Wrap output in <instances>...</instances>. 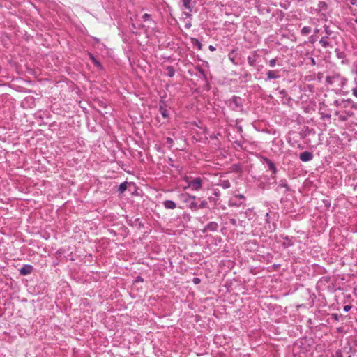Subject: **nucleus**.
Instances as JSON below:
<instances>
[{"label":"nucleus","mask_w":357,"mask_h":357,"mask_svg":"<svg viewBox=\"0 0 357 357\" xmlns=\"http://www.w3.org/2000/svg\"><path fill=\"white\" fill-rule=\"evenodd\" d=\"M323 27H324L326 36H323L319 40V44L324 48L332 47L333 45H332L331 43L329 42L328 39L330 38H335V32L327 24H324Z\"/></svg>","instance_id":"nucleus-1"},{"label":"nucleus","mask_w":357,"mask_h":357,"mask_svg":"<svg viewBox=\"0 0 357 357\" xmlns=\"http://www.w3.org/2000/svg\"><path fill=\"white\" fill-rule=\"evenodd\" d=\"M326 82L328 84L333 85L337 84L338 86L343 88L346 84L347 79L341 77L339 74H335L331 76H327Z\"/></svg>","instance_id":"nucleus-2"},{"label":"nucleus","mask_w":357,"mask_h":357,"mask_svg":"<svg viewBox=\"0 0 357 357\" xmlns=\"http://www.w3.org/2000/svg\"><path fill=\"white\" fill-rule=\"evenodd\" d=\"M184 181L188 183V186L192 190H199L202 188L203 180L200 177L190 178L185 177Z\"/></svg>","instance_id":"nucleus-3"},{"label":"nucleus","mask_w":357,"mask_h":357,"mask_svg":"<svg viewBox=\"0 0 357 357\" xmlns=\"http://www.w3.org/2000/svg\"><path fill=\"white\" fill-rule=\"evenodd\" d=\"M182 201L187 204V207L192 211H197V203L195 202L196 196L189 194H182L181 195Z\"/></svg>","instance_id":"nucleus-4"},{"label":"nucleus","mask_w":357,"mask_h":357,"mask_svg":"<svg viewBox=\"0 0 357 357\" xmlns=\"http://www.w3.org/2000/svg\"><path fill=\"white\" fill-rule=\"evenodd\" d=\"M227 106L232 110H236L238 108L242 107V98L237 96H233L230 99L226 102Z\"/></svg>","instance_id":"nucleus-5"},{"label":"nucleus","mask_w":357,"mask_h":357,"mask_svg":"<svg viewBox=\"0 0 357 357\" xmlns=\"http://www.w3.org/2000/svg\"><path fill=\"white\" fill-rule=\"evenodd\" d=\"M259 58V54L256 51H252L248 56V64L254 67L256 65L257 59Z\"/></svg>","instance_id":"nucleus-6"},{"label":"nucleus","mask_w":357,"mask_h":357,"mask_svg":"<svg viewBox=\"0 0 357 357\" xmlns=\"http://www.w3.org/2000/svg\"><path fill=\"white\" fill-rule=\"evenodd\" d=\"M33 269L34 268L32 265L24 264L20 268L19 272L22 275H27L31 274L33 271Z\"/></svg>","instance_id":"nucleus-7"},{"label":"nucleus","mask_w":357,"mask_h":357,"mask_svg":"<svg viewBox=\"0 0 357 357\" xmlns=\"http://www.w3.org/2000/svg\"><path fill=\"white\" fill-rule=\"evenodd\" d=\"M158 109L163 118L167 119L169 117V113L167 109L166 102L161 100L159 103Z\"/></svg>","instance_id":"nucleus-8"},{"label":"nucleus","mask_w":357,"mask_h":357,"mask_svg":"<svg viewBox=\"0 0 357 357\" xmlns=\"http://www.w3.org/2000/svg\"><path fill=\"white\" fill-rule=\"evenodd\" d=\"M218 229V224L215 222H208L202 230L203 233H205L208 231H216Z\"/></svg>","instance_id":"nucleus-9"},{"label":"nucleus","mask_w":357,"mask_h":357,"mask_svg":"<svg viewBox=\"0 0 357 357\" xmlns=\"http://www.w3.org/2000/svg\"><path fill=\"white\" fill-rule=\"evenodd\" d=\"M313 158V153L310 151H304L300 153L299 159L302 162H309Z\"/></svg>","instance_id":"nucleus-10"},{"label":"nucleus","mask_w":357,"mask_h":357,"mask_svg":"<svg viewBox=\"0 0 357 357\" xmlns=\"http://www.w3.org/2000/svg\"><path fill=\"white\" fill-rule=\"evenodd\" d=\"M263 162H264V164H266L267 166H268V168L269 169V170H271L273 174H276L277 172V168L274 164V162L271 160L270 159L267 158H263Z\"/></svg>","instance_id":"nucleus-11"},{"label":"nucleus","mask_w":357,"mask_h":357,"mask_svg":"<svg viewBox=\"0 0 357 357\" xmlns=\"http://www.w3.org/2000/svg\"><path fill=\"white\" fill-rule=\"evenodd\" d=\"M195 70L197 71L198 77L203 79L206 82H208L207 76L204 70L200 66H196L195 67Z\"/></svg>","instance_id":"nucleus-12"},{"label":"nucleus","mask_w":357,"mask_h":357,"mask_svg":"<svg viewBox=\"0 0 357 357\" xmlns=\"http://www.w3.org/2000/svg\"><path fill=\"white\" fill-rule=\"evenodd\" d=\"M182 6L189 10V12H192L193 9V6L195 2H192V0H181Z\"/></svg>","instance_id":"nucleus-13"},{"label":"nucleus","mask_w":357,"mask_h":357,"mask_svg":"<svg viewBox=\"0 0 357 357\" xmlns=\"http://www.w3.org/2000/svg\"><path fill=\"white\" fill-rule=\"evenodd\" d=\"M278 71L276 70H268L266 73L267 77L266 81H269L271 79H276L280 77V76L276 73Z\"/></svg>","instance_id":"nucleus-14"},{"label":"nucleus","mask_w":357,"mask_h":357,"mask_svg":"<svg viewBox=\"0 0 357 357\" xmlns=\"http://www.w3.org/2000/svg\"><path fill=\"white\" fill-rule=\"evenodd\" d=\"M283 239L284 242L282 243V246L285 248L292 246L294 243L293 238L288 236L284 237Z\"/></svg>","instance_id":"nucleus-15"},{"label":"nucleus","mask_w":357,"mask_h":357,"mask_svg":"<svg viewBox=\"0 0 357 357\" xmlns=\"http://www.w3.org/2000/svg\"><path fill=\"white\" fill-rule=\"evenodd\" d=\"M162 204L166 209H174L176 207V203L172 200H165Z\"/></svg>","instance_id":"nucleus-16"},{"label":"nucleus","mask_w":357,"mask_h":357,"mask_svg":"<svg viewBox=\"0 0 357 357\" xmlns=\"http://www.w3.org/2000/svg\"><path fill=\"white\" fill-rule=\"evenodd\" d=\"M284 188L285 189L284 192L290 191V188L288 185L287 181L286 179H281L278 182V188Z\"/></svg>","instance_id":"nucleus-17"},{"label":"nucleus","mask_w":357,"mask_h":357,"mask_svg":"<svg viewBox=\"0 0 357 357\" xmlns=\"http://www.w3.org/2000/svg\"><path fill=\"white\" fill-rule=\"evenodd\" d=\"M317 12H320L321 10H326L328 8V5L325 1H320L317 5Z\"/></svg>","instance_id":"nucleus-18"},{"label":"nucleus","mask_w":357,"mask_h":357,"mask_svg":"<svg viewBox=\"0 0 357 357\" xmlns=\"http://www.w3.org/2000/svg\"><path fill=\"white\" fill-rule=\"evenodd\" d=\"M218 185L224 189H227L231 187V183L229 180H220Z\"/></svg>","instance_id":"nucleus-19"},{"label":"nucleus","mask_w":357,"mask_h":357,"mask_svg":"<svg viewBox=\"0 0 357 357\" xmlns=\"http://www.w3.org/2000/svg\"><path fill=\"white\" fill-rule=\"evenodd\" d=\"M191 42L193 46L197 47L198 50H201L202 49V44L197 38H192Z\"/></svg>","instance_id":"nucleus-20"},{"label":"nucleus","mask_w":357,"mask_h":357,"mask_svg":"<svg viewBox=\"0 0 357 357\" xmlns=\"http://www.w3.org/2000/svg\"><path fill=\"white\" fill-rule=\"evenodd\" d=\"M166 70H167L166 75L168 77H172L174 76V75H175V70H174L173 66H167Z\"/></svg>","instance_id":"nucleus-21"},{"label":"nucleus","mask_w":357,"mask_h":357,"mask_svg":"<svg viewBox=\"0 0 357 357\" xmlns=\"http://www.w3.org/2000/svg\"><path fill=\"white\" fill-rule=\"evenodd\" d=\"M128 188V183L126 181L121 183L118 188V192L121 194L123 193Z\"/></svg>","instance_id":"nucleus-22"},{"label":"nucleus","mask_w":357,"mask_h":357,"mask_svg":"<svg viewBox=\"0 0 357 357\" xmlns=\"http://www.w3.org/2000/svg\"><path fill=\"white\" fill-rule=\"evenodd\" d=\"M208 199L210 202V203H211L214 205V206H217L220 204V199H218V197H214L213 196H210L208 198Z\"/></svg>","instance_id":"nucleus-23"},{"label":"nucleus","mask_w":357,"mask_h":357,"mask_svg":"<svg viewBox=\"0 0 357 357\" xmlns=\"http://www.w3.org/2000/svg\"><path fill=\"white\" fill-rule=\"evenodd\" d=\"M89 56H90V59H91V60L92 61V62L94 63V65H95L96 66H97V67H98V68H102V65H101V63H100V62L98 60H97V59L94 57V56H93V54H90V55H89Z\"/></svg>","instance_id":"nucleus-24"},{"label":"nucleus","mask_w":357,"mask_h":357,"mask_svg":"<svg viewBox=\"0 0 357 357\" xmlns=\"http://www.w3.org/2000/svg\"><path fill=\"white\" fill-rule=\"evenodd\" d=\"M311 32V28L310 26H304L301 30V33L303 36H307Z\"/></svg>","instance_id":"nucleus-25"},{"label":"nucleus","mask_w":357,"mask_h":357,"mask_svg":"<svg viewBox=\"0 0 357 357\" xmlns=\"http://www.w3.org/2000/svg\"><path fill=\"white\" fill-rule=\"evenodd\" d=\"M208 207V204L206 200H202L199 204H197V210L200 208H206Z\"/></svg>","instance_id":"nucleus-26"},{"label":"nucleus","mask_w":357,"mask_h":357,"mask_svg":"<svg viewBox=\"0 0 357 357\" xmlns=\"http://www.w3.org/2000/svg\"><path fill=\"white\" fill-rule=\"evenodd\" d=\"M318 40V36H317L315 34H313L310 36L308 38V42L314 44L315 42H317Z\"/></svg>","instance_id":"nucleus-27"},{"label":"nucleus","mask_w":357,"mask_h":357,"mask_svg":"<svg viewBox=\"0 0 357 357\" xmlns=\"http://www.w3.org/2000/svg\"><path fill=\"white\" fill-rule=\"evenodd\" d=\"M139 222V218H135L134 220H132L131 219L127 220V223L130 226L136 225L137 222Z\"/></svg>","instance_id":"nucleus-28"},{"label":"nucleus","mask_w":357,"mask_h":357,"mask_svg":"<svg viewBox=\"0 0 357 357\" xmlns=\"http://www.w3.org/2000/svg\"><path fill=\"white\" fill-rule=\"evenodd\" d=\"M276 228V225L274 222H272L271 223V221L270 222L269 224H268V229L270 231H273Z\"/></svg>","instance_id":"nucleus-29"},{"label":"nucleus","mask_w":357,"mask_h":357,"mask_svg":"<svg viewBox=\"0 0 357 357\" xmlns=\"http://www.w3.org/2000/svg\"><path fill=\"white\" fill-rule=\"evenodd\" d=\"M213 195L214 197H218L219 199L220 196V191L218 189H213Z\"/></svg>","instance_id":"nucleus-30"},{"label":"nucleus","mask_w":357,"mask_h":357,"mask_svg":"<svg viewBox=\"0 0 357 357\" xmlns=\"http://www.w3.org/2000/svg\"><path fill=\"white\" fill-rule=\"evenodd\" d=\"M276 64V59H272L269 61V66L273 68Z\"/></svg>","instance_id":"nucleus-31"},{"label":"nucleus","mask_w":357,"mask_h":357,"mask_svg":"<svg viewBox=\"0 0 357 357\" xmlns=\"http://www.w3.org/2000/svg\"><path fill=\"white\" fill-rule=\"evenodd\" d=\"M166 143H167V144H169V146H172V144H173V143H174V141H173L172 138H171V137H167V138H166Z\"/></svg>","instance_id":"nucleus-32"},{"label":"nucleus","mask_w":357,"mask_h":357,"mask_svg":"<svg viewBox=\"0 0 357 357\" xmlns=\"http://www.w3.org/2000/svg\"><path fill=\"white\" fill-rule=\"evenodd\" d=\"M151 17V15L148 13H144L143 15H142V19L144 20V21H147L150 19Z\"/></svg>","instance_id":"nucleus-33"},{"label":"nucleus","mask_w":357,"mask_h":357,"mask_svg":"<svg viewBox=\"0 0 357 357\" xmlns=\"http://www.w3.org/2000/svg\"><path fill=\"white\" fill-rule=\"evenodd\" d=\"M192 282L195 284H199L201 282V280L200 278L196 277L192 279Z\"/></svg>","instance_id":"nucleus-34"},{"label":"nucleus","mask_w":357,"mask_h":357,"mask_svg":"<svg viewBox=\"0 0 357 357\" xmlns=\"http://www.w3.org/2000/svg\"><path fill=\"white\" fill-rule=\"evenodd\" d=\"M340 315L335 313L331 314V318L335 321L339 320Z\"/></svg>","instance_id":"nucleus-35"},{"label":"nucleus","mask_w":357,"mask_h":357,"mask_svg":"<svg viewBox=\"0 0 357 357\" xmlns=\"http://www.w3.org/2000/svg\"><path fill=\"white\" fill-rule=\"evenodd\" d=\"M323 202L326 208H329L331 206V202L328 199H324Z\"/></svg>","instance_id":"nucleus-36"},{"label":"nucleus","mask_w":357,"mask_h":357,"mask_svg":"<svg viewBox=\"0 0 357 357\" xmlns=\"http://www.w3.org/2000/svg\"><path fill=\"white\" fill-rule=\"evenodd\" d=\"M188 73L191 75V76H198V73H197V71L195 70V72H194L193 70H188Z\"/></svg>","instance_id":"nucleus-37"},{"label":"nucleus","mask_w":357,"mask_h":357,"mask_svg":"<svg viewBox=\"0 0 357 357\" xmlns=\"http://www.w3.org/2000/svg\"><path fill=\"white\" fill-rule=\"evenodd\" d=\"M229 222L233 225V226H237V221L236 219L234 218H231L229 220Z\"/></svg>","instance_id":"nucleus-38"},{"label":"nucleus","mask_w":357,"mask_h":357,"mask_svg":"<svg viewBox=\"0 0 357 357\" xmlns=\"http://www.w3.org/2000/svg\"><path fill=\"white\" fill-rule=\"evenodd\" d=\"M241 204V203H237V202H233L232 201H229V206H239Z\"/></svg>","instance_id":"nucleus-39"},{"label":"nucleus","mask_w":357,"mask_h":357,"mask_svg":"<svg viewBox=\"0 0 357 357\" xmlns=\"http://www.w3.org/2000/svg\"><path fill=\"white\" fill-rule=\"evenodd\" d=\"M351 308V306H350V305H344L343 307V310L347 312H349Z\"/></svg>","instance_id":"nucleus-40"},{"label":"nucleus","mask_w":357,"mask_h":357,"mask_svg":"<svg viewBox=\"0 0 357 357\" xmlns=\"http://www.w3.org/2000/svg\"><path fill=\"white\" fill-rule=\"evenodd\" d=\"M266 224H269L271 220H270V215L268 213H266Z\"/></svg>","instance_id":"nucleus-41"},{"label":"nucleus","mask_w":357,"mask_h":357,"mask_svg":"<svg viewBox=\"0 0 357 357\" xmlns=\"http://www.w3.org/2000/svg\"><path fill=\"white\" fill-rule=\"evenodd\" d=\"M322 118L323 119H330L331 118V115L330 114H326L322 116Z\"/></svg>","instance_id":"nucleus-42"},{"label":"nucleus","mask_w":357,"mask_h":357,"mask_svg":"<svg viewBox=\"0 0 357 357\" xmlns=\"http://www.w3.org/2000/svg\"><path fill=\"white\" fill-rule=\"evenodd\" d=\"M352 93L354 96L357 98V88L352 89Z\"/></svg>","instance_id":"nucleus-43"},{"label":"nucleus","mask_w":357,"mask_h":357,"mask_svg":"<svg viewBox=\"0 0 357 357\" xmlns=\"http://www.w3.org/2000/svg\"><path fill=\"white\" fill-rule=\"evenodd\" d=\"M335 357H342V354L340 351H337L335 353Z\"/></svg>","instance_id":"nucleus-44"},{"label":"nucleus","mask_w":357,"mask_h":357,"mask_svg":"<svg viewBox=\"0 0 357 357\" xmlns=\"http://www.w3.org/2000/svg\"><path fill=\"white\" fill-rule=\"evenodd\" d=\"M350 3L351 5H357V0H350Z\"/></svg>","instance_id":"nucleus-45"},{"label":"nucleus","mask_w":357,"mask_h":357,"mask_svg":"<svg viewBox=\"0 0 357 357\" xmlns=\"http://www.w3.org/2000/svg\"><path fill=\"white\" fill-rule=\"evenodd\" d=\"M208 49L211 50V51H215L216 49L215 47L213 46V45H209L208 47Z\"/></svg>","instance_id":"nucleus-46"},{"label":"nucleus","mask_w":357,"mask_h":357,"mask_svg":"<svg viewBox=\"0 0 357 357\" xmlns=\"http://www.w3.org/2000/svg\"><path fill=\"white\" fill-rule=\"evenodd\" d=\"M280 93L281 95L285 96V95L287 94V91H286V90L282 89V90H281V91H280Z\"/></svg>","instance_id":"nucleus-47"},{"label":"nucleus","mask_w":357,"mask_h":357,"mask_svg":"<svg viewBox=\"0 0 357 357\" xmlns=\"http://www.w3.org/2000/svg\"><path fill=\"white\" fill-rule=\"evenodd\" d=\"M183 15L186 17H190L192 15L191 14H190V13H183Z\"/></svg>","instance_id":"nucleus-48"},{"label":"nucleus","mask_w":357,"mask_h":357,"mask_svg":"<svg viewBox=\"0 0 357 357\" xmlns=\"http://www.w3.org/2000/svg\"><path fill=\"white\" fill-rule=\"evenodd\" d=\"M93 40L95 41V43H98L100 42V39L96 37H93Z\"/></svg>","instance_id":"nucleus-49"},{"label":"nucleus","mask_w":357,"mask_h":357,"mask_svg":"<svg viewBox=\"0 0 357 357\" xmlns=\"http://www.w3.org/2000/svg\"><path fill=\"white\" fill-rule=\"evenodd\" d=\"M136 281L138 282V281H141L142 282L143 281V278L141 277V276H138L137 278H136Z\"/></svg>","instance_id":"nucleus-50"},{"label":"nucleus","mask_w":357,"mask_h":357,"mask_svg":"<svg viewBox=\"0 0 357 357\" xmlns=\"http://www.w3.org/2000/svg\"><path fill=\"white\" fill-rule=\"evenodd\" d=\"M168 160H169L168 163L169 164V165L173 166V165L172 164V162H173L172 158H169Z\"/></svg>","instance_id":"nucleus-51"},{"label":"nucleus","mask_w":357,"mask_h":357,"mask_svg":"<svg viewBox=\"0 0 357 357\" xmlns=\"http://www.w3.org/2000/svg\"><path fill=\"white\" fill-rule=\"evenodd\" d=\"M231 53H229V56L232 63H234V59L231 57Z\"/></svg>","instance_id":"nucleus-52"},{"label":"nucleus","mask_w":357,"mask_h":357,"mask_svg":"<svg viewBox=\"0 0 357 357\" xmlns=\"http://www.w3.org/2000/svg\"><path fill=\"white\" fill-rule=\"evenodd\" d=\"M319 32V29H314V34H315V33H318Z\"/></svg>","instance_id":"nucleus-53"},{"label":"nucleus","mask_w":357,"mask_h":357,"mask_svg":"<svg viewBox=\"0 0 357 357\" xmlns=\"http://www.w3.org/2000/svg\"><path fill=\"white\" fill-rule=\"evenodd\" d=\"M333 104H334L335 105H336V106H339V102H338V100H335V101H334V102H333Z\"/></svg>","instance_id":"nucleus-54"},{"label":"nucleus","mask_w":357,"mask_h":357,"mask_svg":"<svg viewBox=\"0 0 357 357\" xmlns=\"http://www.w3.org/2000/svg\"><path fill=\"white\" fill-rule=\"evenodd\" d=\"M238 197H239L240 199H245V197L243 195H238Z\"/></svg>","instance_id":"nucleus-55"},{"label":"nucleus","mask_w":357,"mask_h":357,"mask_svg":"<svg viewBox=\"0 0 357 357\" xmlns=\"http://www.w3.org/2000/svg\"><path fill=\"white\" fill-rule=\"evenodd\" d=\"M191 26V24H185V28L189 29Z\"/></svg>","instance_id":"nucleus-56"},{"label":"nucleus","mask_w":357,"mask_h":357,"mask_svg":"<svg viewBox=\"0 0 357 357\" xmlns=\"http://www.w3.org/2000/svg\"><path fill=\"white\" fill-rule=\"evenodd\" d=\"M139 227H143V224L142 222H139Z\"/></svg>","instance_id":"nucleus-57"},{"label":"nucleus","mask_w":357,"mask_h":357,"mask_svg":"<svg viewBox=\"0 0 357 357\" xmlns=\"http://www.w3.org/2000/svg\"><path fill=\"white\" fill-rule=\"evenodd\" d=\"M250 243L253 244L254 245H256V243L255 241L250 242Z\"/></svg>","instance_id":"nucleus-58"},{"label":"nucleus","mask_w":357,"mask_h":357,"mask_svg":"<svg viewBox=\"0 0 357 357\" xmlns=\"http://www.w3.org/2000/svg\"><path fill=\"white\" fill-rule=\"evenodd\" d=\"M312 62L314 63V59L313 58H312Z\"/></svg>","instance_id":"nucleus-59"},{"label":"nucleus","mask_w":357,"mask_h":357,"mask_svg":"<svg viewBox=\"0 0 357 357\" xmlns=\"http://www.w3.org/2000/svg\"><path fill=\"white\" fill-rule=\"evenodd\" d=\"M203 218L206 219V220H208L207 218H205V216H203Z\"/></svg>","instance_id":"nucleus-60"}]
</instances>
